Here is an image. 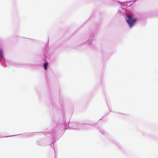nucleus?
Instances as JSON below:
<instances>
[{"label":"nucleus","mask_w":158,"mask_h":158,"mask_svg":"<svg viewBox=\"0 0 158 158\" xmlns=\"http://www.w3.org/2000/svg\"><path fill=\"white\" fill-rule=\"evenodd\" d=\"M48 66V64L46 62L44 64V67L45 70L47 69Z\"/></svg>","instance_id":"2"},{"label":"nucleus","mask_w":158,"mask_h":158,"mask_svg":"<svg viewBox=\"0 0 158 158\" xmlns=\"http://www.w3.org/2000/svg\"><path fill=\"white\" fill-rule=\"evenodd\" d=\"M126 16L129 19L126 20V22L130 27H132L136 21V19L134 18H132V15L131 14H127Z\"/></svg>","instance_id":"1"}]
</instances>
